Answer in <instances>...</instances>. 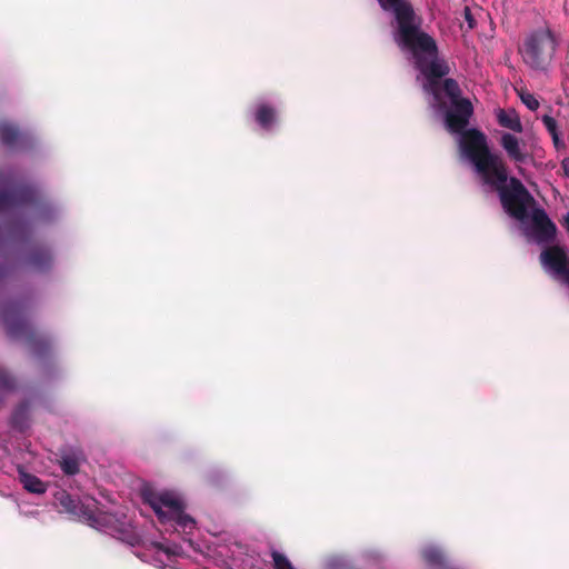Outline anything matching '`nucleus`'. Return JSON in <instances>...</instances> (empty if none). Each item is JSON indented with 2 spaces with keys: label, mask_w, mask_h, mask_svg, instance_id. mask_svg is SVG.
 <instances>
[{
  "label": "nucleus",
  "mask_w": 569,
  "mask_h": 569,
  "mask_svg": "<svg viewBox=\"0 0 569 569\" xmlns=\"http://www.w3.org/2000/svg\"><path fill=\"white\" fill-rule=\"evenodd\" d=\"M234 548L236 549H242V547L240 545H238V543L234 545Z\"/></svg>",
  "instance_id": "obj_26"
},
{
  "label": "nucleus",
  "mask_w": 569,
  "mask_h": 569,
  "mask_svg": "<svg viewBox=\"0 0 569 569\" xmlns=\"http://www.w3.org/2000/svg\"><path fill=\"white\" fill-rule=\"evenodd\" d=\"M281 100L277 94L256 98L248 108V118L262 133H274L280 126Z\"/></svg>",
  "instance_id": "obj_7"
},
{
  "label": "nucleus",
  "mask_w": 569,
  "mask_h": 569,
  "mask_svg": "<svg viewBox=\"0 0 569 569\" xmlns=\"http://www.w3.org/2000/svg\"><path fill=\"white\" fill-rule=\"evenodd\" d=\"M563 167H565L567 176H569V160L563 162Z\"/></svg>",
  "instance_id": "obj_23"
},
{
  "label": "nucleus",
  "mask_w": 569,
  "mask_h": 569,
  "mask_svg": "<svg viewBox=\"0 0 569 569\" xmlns=\"http://www.w3.org/2000/svg\"><path fill=\"white\" fill-rule=\"evenodd\" d=\"M2 319L7 333L12 339L23 340L33 356L42 358L51 350L50 338L33 327L31 308L27 300H13L6 303Z\"/></svg>",
  "instance_id": "obj_5"
},
{
  "label": "nucleus",
  "mask_w": 569,
  "mask_h": 569,
  "mask_svg": "<svg viewBox=\"0 0 569 569\" xmlns=\"http://www.w3.org/2000/svg\"><path fill=\"white\" fill-rule=\"evenodd\" d=\"M499 143L509 160L516 164H525L532 159V144L527 137H518L516 133L502 132Z\"/></svg>",
  "instance_id": "obj_9"
},
{
  "label": "nucleus",
  "mask_w": 569,
  "mask_h": 569,
  "mask_svg": "<svg viewBox=\"0 0 569 569\" xmlns=\"http://www.w3.org/2000/svg\"><path fill=\"white\" fill-rule=\"evenodd\" d=\"M541 120L549 134L558 132L557 121L551 116L546 114L542 117Z\"/></svg>",
  "instance_id": "obj_19"
},
{
  "label": "nucleus",
  "mask_w": 569,
  "mask_h": 569,
  "mask_svg": "<svg viewBox=\"0 0 569 569\" xmlns=\"http://www.w3.org/2000/svg\"><path fill=\"white\" fill-rule=\"evenodd\" d=\"M53 261L51 251L48 248H34L26 260L28 268L34 271H43L48 269Z\"/></svg>",
  "instance_id": "obj_13"
},
{
  "label": "nucleus",
  "mask_w": 569,
  "mask_h": 569,
  "mask_svg": "<svg viewBox=\"0 0 569 569\" xmlns=\"http://www.w3.org/2000/svg\"><path fill=\"white\" fill-rule=\"evenodd\" d=\"M420 558L427 569H449V559L445 550L436 543H427L420 548Z\"/></svg>",
  "instance_id": "obj_11"
},
{
  "label": "nucleus",
  "mask_w": 569,
  "mask_h": 569,
  "mask_svg": "<svg viewBox=\"0 0 569 569\" xmlns=\"http://www.w3.org/2000/svg\"><path fill=\"white\" fill-rule=\"evenodd\" d=\"M550 136L552 138V142H553V146L556 147V149L559 150L561 148H565V142L561 140L559 131L556 133H552Z\"/></svg>",
  "instance_id": "obj_21"
},
{
  "label": "nucleus",
  "mask_w": 569,
  "mask_h": 569,
  "mask_svg": "<svg viewBox=\"0 0 569 569\" xmlns=\"http://www.w3.org/2000/svg\"><path fill=\"white\" fill-rule=\"evenodd\" d=\"M366 559L373 561V562H380L385 559V555L380 550H367L365 552Z\"/></svg>",
  "instance_id": "obj_20"
},
{
  "label": "nucleus",
  "mask_w": 569,
  "mask_h": 569,
  "mask_svg": "<svg viewBox=\"0 0 569 569\" xmlns=\"http://www.w3.org/2000/svg\"><path fill=\"white\" fill-rule=\"evenodd\" d=\"M18 480L23 489L33 495H43L47 491V483L39 477L26 470L23 466H18Z\"/></svg>",
  "instance_id": "obj_12"
},
{
  "label": "nucleus",
  "mask_w": 569,
  "mask_h": 569,
  "mask_svg": "<svg viewBox=\"0 0 569 569\" xmlns=\"http://www.w3.org/2000/svg\"><path fill=\"white\" fill-rule=\"evenodd\" d=\"M11 426L19 431H24L29 427V409L27 405L22 403L16 408L11 417Z\"/></svg>",
  "instance_id": "obj_15"
},
{
  "label": "nucleus",
  "mask_w": 569,
  "mask_h": 569,
  "mask_svg": "<svg viewBox=\"0 0 569 569\" xmlns=\"http://www.w3.org/2000/svg\"><path fill=\"white\" fill-rule=\"evenodd\" d=\"M54 499L62 511L88 523L92 528L102 531L131 547L139 546L141 550L136 556L143 562L157 568L172 567L176 558L183 555L182 547L163 542L147 541L143 535L133 523L132 517L111 507L102 510L96 499H74L68 492L61 490L54 495Z\"/></svg>",
  "instance_id": "obj_2"
},
{
  "label": "nucleus",
  "mask_w": 569,
  "mask_h": 569,
  "mask_svg": "<svg viewBox=\"0 0 569 569\" xmlns=\"http://www.w3.org/2000/svg\"><path fill=\"white\" fill-rule=\"evenodd\" d=\"M496 117L499 126L512 131L511 133H521L523 131L522 122L515 109H498Z\"/></svg>",
  "instance_id": "obj_14"
},
{
  "label": "nucleus",
  "mask_w": 569,
  "mask_h": 569,
  "mask_svg": "<svg viewBox=\"0 0 569 569\" xmlns=\"http://www.w3.org/2000/svg\"><path fill=\"white\" fill-rule=\"evenodd\" d=\"M60 468L68 476H74L79 472L80 462L73 455H64L60 460Z\"/></svg>",
  "instance_id": "obj_16"
},
{
  "label": "nucleus",
  "mask_w": 569,
  "mask_h": 569,
  "mask_svg": "<svg viewBox=\"0 0 569 569\" xmlns=\"http://www.w3.org/2000/svg\"><path fill=\"white\" fill-rule=\"evenodd\" d=\"M271 558L274 569H295L288 557L279 551H272Z\"/></svg>",
  "instance_id": "obj_17"
},
{
  "label": "nucleus",
  "mask_w": 569,
  "mask_h": 569,
  "mask_svg": "<svg viewBox=\"0 0 569 569\" xmlns=\"http://www.w3.org/2000/svg\"><path fill=\"white\" fill-rule=\"evenodd\" d=\"M557 41L549 29H539L529 33L519 53L526 66L535 71L546 72L553 60Z\"/></svg>",
  "instance_id": "obj_6"
},
{
  "label": "nucleus",
  "mask_w": 569,
  "mask_h": 569,
  "mask_svg": "<svg viewBox=\"0 0 569 569\" xmlns=\"http://www.w3.org/2000/svg\"><path fill=\"white\" fill-rule=\"evenodd\" d=\"M520 99L522 103L531 111H535L539 108V101L535 98L533 94L529 92H521Z\"/></svg>",
  "instance_id": "obj_18"
},
{
  "label": "nucleus",
  "mask_w": 569,
  "mask_h": 569,
  "mask_svg": "<svg viewBox=\"0 0 569 569\" xmlns=\"http://www.w3.org/2000/svg\"><path fill=\"white\" fill-rule=\"evenodd\" d=\"M0 211L28 217L36 222L51 220L58 207L43 200L38 189L16 172L0 176Z\"/></svg>",
  "instance_id": "obj_3"
},
{
  "label": "nucleus",
  "mask_w": 569,
  "mask_h": 569,
  "mask_svg": "<svg viewBox=\"0 0 569 569\" xmlns=\"http://www.w3.org/2000/svg\"><path fill=\"white\" fill-rule=\"evenodd\" d=\"M36 136L30 131L20 130L14 123H0V142L10 151H26L36 144Z\"/></svg>",
  "instance_id": "obj_10"
},
{
  "label": "nucleus",
  "mask_w": 569,
  "mask_h": 569,
  "mask_svg": "<svg viewBox=\"0 0 569 569\" xmlns=\"http://www.w3.org/2000/svg\"><path fill=\"white\" fill-rule=\"evenodd\" d=\"M565 226H566V228L569 231V213H567L566 217H565Z\"/></svg>",
  "instance_id": "obj_24"
},
{
  "label": "nucleus",
  "mask_w": 569,
  "mask_h": 569,
  "mask_svg": "<svg viewBox=\"0 0 569 569\" xmlns=\"http://www.w3.org/2000/svg\"><path fill=\"white\" fill-rule=\"evenodd\" d=\"M141 498L153 510L164 531L181 533L191 545L190 537L197 529V522L186 513V502L179 492L147 485L141 489Z\"/></svg>",
  "instance_id": "obj_4"
},
{
  "label": "nucleus",
  "mask_w": 569,
  "mask_h": 569,
  "mask_svg": "<svg viewBox=\"0 0 569 569\" xmlns=\"http://www.w3.org/2000/svg\"><path fill=\"white\" fill-rule=\"evenodd\" d=\"M540 262L550 276L569 286V256L563 247L555 244L543 249Z\"/></svg>",
  "instance_id": "obj_8"
},
{
  "label": "nucleus",
  "mask_w": 569,
  "mask_h": 569,
  "mask_svg": "<svg viewBox=\"0 0 569 569\" xmlns=\"http://www.w3.org/2000/svg\"><path fill=\"white\" fill-rule=\"evenodd\" d=\"M392 17V36L401 51L419 71L417 80L428 94V101L440 116L447 130L457 138L460 158L468 163L485 192H497L503 210L522 224L528 241L550 244L557 233L556 224L543 209L530 213L532 197L517 178L509 177L501 157L490 151L487 137L477 129H467L473 108L470 100L460 97L453 79L442 77L449 72L438 58L436 41L420 29V20L412 8H381Z\"/></svg>",
  "instance_id": "obj_1"
},
{
  "label": "nucleus",
  "mask_w": 569,
  "mask_h": 569,
  "mask_svg": "<svg viewBox=\"0 0 569 569\" xmlns=\"http://www.w3.org/2000/svg\"><path fill=\"white\" fill-rule=\"evenodd\" d=\"M232 561H237L236 551H231V553L228 556Z\"/></svg>",
  "instance_id": "obj_25"
},
{
  "label": "nucleus",
  "mask_w": 569,
  "mask_h": 569,
  "mask_svg": "<svg viewBox=\"0 0 569 569\" xmlns=\"http://www.w3.org/2000/svg\"><path fill=\"white\" fill-rule=\"evenodd\" d=\"M465 16H466V20L468 21L469 23V27L472 28L473 24H472V18H471V13H470V10L468 8L465 9Z\"/></svg>",
  "instance_id": "obj_22"
}]
</instances>
